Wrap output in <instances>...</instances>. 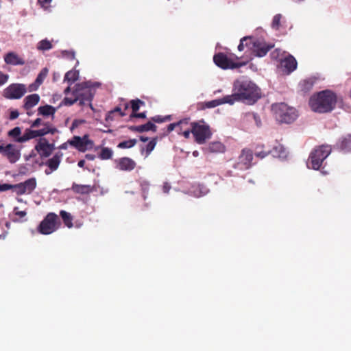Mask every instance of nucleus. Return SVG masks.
<instances>
[{
  "instance_id": "nucleus-1",
  "label": "nucleus",
  "mask_w": 351,
  "mask_h": 351,
  "mask_svg": "<svg viewBox=\"0 0 351 351\" xmlns=\"http://www.w3.org/2000/svg\"><path fill=\"white\" fill-rule=\"evenodd\" d=\"M234 93L227 95L228 104H234L236 101H242L248 105L255 104L261 97V89L250 80H237L234 82Z\"/></svg>"
},
{
  "instance_id": "nucleus-2",
  "label": "nucleus",
  "mask_w": 351,
  "mask_h": 351,
  "mask_svg": "<svg viewBox=\"0 0 351 351\" xmlns=\"http://www.w3.org/2000/svg\"><path fill=\"white\" fill-rule=\"evenodd\" d=\"M337 95L330 90H324L313 95L308 101L311 109L317 113L330 112L335 108Z\"/></svg>"
},
{
  "instance_id": "nucleus-3",
  "label": "nucleus",
  "mask_w": 351,
  "mask_h": 351,
  "mask_svg": "<svg viewBox=\"0 0 351 351\" xmlns=\"http://www.w3.org/2000/svg\"><path fill=\"white\" fill-rule=\"evenodd\" d=\"M190 131L195 142L199 145L204 144L213 135L210 125L203 119L191 122Z\"/></svg>"
},
{
  "instance_id": "nucleus-4",
  "label": "nucleus",
  "mask_w": 351,
  "mask_h": 351,
  "mask_svg": "<svg viewBox=\"0 0 351 351\" xmlns=\"http://www.w3.org/2000/svg\"><path fill=\"white\" fill-rule=\"evenodd\" d=\"M276 119L284 123H291L297 117L295 108L289 106L285 103L275 104L271 106Z\"/></svg>"
},
{
  "instance_id": "nucleus-5",
  "label": "nucleus",
  "mask_w": 351,
  "mask_h": 351,
  "mask_svg": "<svg viewBox=\"0 0 351 351\" xmlns=\"http://www.w3.org/2000/svg\"><path fill=\"white\" fill-rule=\"evenodd\" d=\"M330 145H322L315 147L311 153L307 165L313 169L318 170L322 167L325 159L331 153Z\"/></svg>"
},
{
  "instance_id": "nucleus-6",
  "label": "nucleus",
  "mask_w": 351,
  "mask_h": 351,
  "mask_svg": "<svg viewBox=\"0 0 351 351\" xmlns=\"http://www.w3.org/2000/svg\"><path fill=\"white\" fill-rule=\"evenodd\" d=\"M95 95L94 90L88 82L77 84L72 91V95H76L79 105L83 106L87 104L92 108L91 101Z\"/></svg>"
},
{
  "instance_id": "nucleus-7",
  "label": "nucleus",
  "mask_w": 351,
  "mask_h": 351,
  "mask_svg": "<svg viewBox=\"0 0 351 351\" xmlns=\"http://www.w3.org/2000/svg\"><path fill=\"white\" fill-rule=\"evenodd\" d=\"M60 219L54 213H48L38 226L37 230L42 234H50L59 227Z\"/></svg>"
},
{
  "instance_id": "nucleus-8",
  "label": "nucleus",
  "mask_w": 351,
  "mask_h": 351,
  "mask_svg": "<svg viewBox=\"0 0 351 351\" xmlns=\"http://www.w3.org/2000/svg\"><path fill=\"white\" fill-rule=\"evenodd\" d=\"M0 154L12 163H16L21 158V149L12 143L0 145Z\"/></svg>"
},
{
  "instance_id": "nucleus-9",
  "label": "nucleus",
  "mask_w": 351,
  "mask_h": 351,
  "mask_svg": "<svg viewBox=\"0 0 351 351\" xmlns=\"http://www.w3.org/2000/svg\"><path fill=\"white\" fill-rule=\"evenodd\" d=\"M213 61L217 66L223 69H238L245 64L244 62H236L232 58L221 52L214 55Z\"/></svg>"
},
{
  "instance_id": "nucleus-10",
  "label": "nucleus",
  "mask_w": 351,
  "mask_h": 351,
  "mask_svg": "<svg viewBox=\"0 0 351 351\" xmlns=\"http://www.w3.org/2000/svg\"><path fill=\"white\" fill-rule=\"evenodd\" d=\"M26 93L27 88L25 84L13 83L3 90V96L8 99H19Z\"/></svg>"
},
{
  "instance_id": "nucleus-11",
  "label": "nucleus",
  "mask_w": 351,
  "mask_h": 351,
  "mask_svg": "<svg viewBox=\"0 0 351 351\" xmlns=\"http://www.w3.org/2000/svg\"><path fill=\"white\" fill-rule=\"evenodd\" d=\"M245 45L258 57L265 56L273 47V45H267L264 41L258 39L254 40L252 39V41L250 43H246Z\"/></svg>"
},
{
  "instance_id": "nucleus-12",
  "label": "nucleus",
  "mask_w": 351,
  "mask_h": 351,
  "mask_svg": "<svg viewBox=\"0 0 351 351\" xmlns=\"http://www.w3.org/2000/svg\"><path fill=\"white\" fill-rule=\"evenodd\" d=\"M252 151L250 149L245 148L242 149L239 156V162L234 167L240 169H247L252 166Z\"/></svg>"
},
{
  "instance_id": "nucleus-13",
  "label": "nucleus",
  "mask_w": 351,
  "mask_h": 351,
  "mask_svg": "<svg viewBox=\"0 0 351 351\" xmlns=\"http://www.w3.org/2000/svg\"><path fill=\"white\" fill-rule=\"evenodd\" d=\"M35 149L41 158H47L52 154L54 149V145L49 143L46 138H40L35 145Z\"/></svg>"
},
{
  "instance_id": "nucleus-14",
  "label": "nucleus",
  "mask_w": 351,
  "mask_h": 351,
  "mask_svg": "<svg viewBox=\"0 0 351 351\" xmlns=\"http://www.w3.org/2000/svg\"><path fill=\"white\" fill-rule=\"evenodd\" d=\"M63 156V154L60 152L55 154L52 158L48 159L45 165L47 167V168L45 170V173L46 175H50L53 171H56L61 162L62 158Z\"/></svg>"
},
{
  "instance_id": "nucleus-15",
  "label": "nucleus",
  "mask_w": 351,
  "mask_h": 351,
  "mask_svg": "<svg viewBox=\"0 0 351 351\" xmlns=\"http://www.w3.org/2000/svg\"><path fill=\"white\" fill-rule=\"evenodd\" d=\"M116 168L120 171H131L136 167V162L128 157H122L115 160Z\"/></svg>"
},
{
  "instance_id": "nucleus-16",
  "label": "nucleus",
  "mask_w": 351,
  "mask_h": 351,
  "mask_svg": "<svg viewBox=\"0 0 351 351\" xmlns=\"http://www.w3.org/2000/svg\"><path fill=\"white\" fill-rule=\"evenodd\" d=\"M191 123L189 118H185L177 122V133L184 136L185 138H189L191 135Z\"/></svg>"
},
{
  "instance_id": "nucleus-17",
  "label": "nucleus",
  "mask_w": 351,
  "mask_h": 351,
  "mask_svg": "<svg viewBox=\"0 0 351 351\" xmlns=\"http://www.w3.org/2000/svg\"><path fill=\"white\" fill-rule=\"evenodd\" d=\"M204 150L205 153L208 154L223 153L226 151V146L219 141H213L210 143Z\"/></svg>"
},
{
  "instance_id": "nucleus-18",
  "label": "nucleus",
  "mask_w": 351,
  "mask_h": 351,
  "mask_svg": "<svg viewBox=\"0 0 351 351\" xmlns=\"http://www.w3.org/2000/svg\"><path fill=\"white\" fill-rule=\"evenodd\" d=\"M40 99L39 95L36 93L27 95L23 100V108L26 110L32 109L38 104Z\"/></svg>"
},
{
  "instance_id": "nucleus-19",
  "label": "nucleus",
  "mask_w": 351,
  "mask_h": 351,
  "mask_svg": "<svg viewBox=\"0 0 351 351\" xmlns=\"http://www.w3.org/2000/svg\"><path fill=\"white\" fill-rule=\"evenodd\" d=\"M6 64L11 65H23L25 60L14 52H8L4 57Z\"/></svg>"
},
{
  "instance_id": "nucleus-20",
  "label": "nucleus",
  "mask_w": 351,
  "mask_h": 351,
  "mask_svg": "<svg viewBox=\"0 0 351 351\" xmlns=\"http://www.w3.org/2000/svg\"><path fill=\"white\" fill-rule=\"evenodd\" d=\"M281 66L284 67L288 73L293 72L297 67V61L292 56H289L281 61Z\"/></svg>"
},
{
  "instance_id": "nucleus-21",
  "label": "nucleus",
  "mask_w": 351,
  "mask_h": 351,
  "mask_svg": "<svg viewBox=\"0 0 351 351\" xmlns=\"http://www.w3.org/2000/svg\"><path fill=\"white\" fill-rule=\"evenodd\" d=\"M337 147L344 152H351V134L341 137L337 143Z\"/></svg>"
},
{
  "instance_id": "nucleus-22",
  "label": "nucleus",
  "mask_w": 351,
  "mask_h": 351,
  "mask_svg": "<svg viewBox=\"0 0 351 351\" xmlns=\"http://www.w3.org/2000/svg\"><path fill=\"white\" fill-rule=\"evenodd\" d=\"M37 137H41L38 130H32L30 128H27L25 130L21 138H19L18 139V141L19 143H23Z\"/></svg>"
},
{
  "instance_id": "nucleus-23",
  "label": "nucleus",
  "mask_w": 351,
  "mask_h": 351,
  "mask_svg": "<svg viewBox=\"0 0 351 351\" xmlns=\"http://www.w3.org/2000/svg\"><path fill=\"white\" fill-rule=\"evenodd\" d=\"M315 78L310 77L302 80L299 84V87L301 91L306 93L311 91L315 84Z\"/></svg>"
},
{
  "instance_id": "nucleus-24",
  "label": "nucleus",
  "mask_w": 351,
  "mask_h": 351,
  "mask_svg": "<svg viewBox=\"0 0 351 351\" xmlns=\"http://www.w3.org/2000/svg\"><path fill=\"white\" fill-rule=\"evenodd\" d=\"M56 112V108L50 105H45L40 106L38 108V114L44 117L52 116L53 117Z\"/></svg>"
},
{
  "instance_id": "nucleus-25",
  "label": "nucleus",
  "mask_w": 351,
  "mask_h": 351,
  "mask_svg": "<svg viewBox=\"0 0 351 351\" xmlns=\"http://www.w3.org/2000/svg\"><path fill=\"white\" fill-rule=\"evenodd\" d=\"M82 140L80 136H74L71 140L69 141V143L78 151L84 152L88 149V147H85Z\"/></svg>"
},
{
  "instance_id": "nucleus-26",
  "label": "nucleus",
  "mask_w": 351,
  "mask_h": 351,
  "mask_svg": "<svg viewBox=\"0 0 351 351\" xmlns=\"http://www.w3.org/2000/svg\"><path fill=\"white\" fill-rule=\"evenodd\" d=\"M21 184L25 194H30L36 189V180L34 178H32L25 180L24 182H21Z\"/></svg>"
},
{
  "instance_id": "nucleus-27",
  "label": "nucleus",
  "mask_w": 351,
  "mask_h": 351,
  "mask_svg": "<svg viewBox=\"0 0 351 351\" xmlns=\"http://www.w3.org/2000/svg\"><path fill=\"white\" fill-rule=\"evenodd\" d=\"M129 129L132 132H143L149 130H154V123L152 121H148L147 123L138 125L130 126Z\"/></svg>"
},
{
  "instance_id": "nucleus-28",
  "label": "nucleus",
  "mask_w": 351,
  "mask_h": 351,
  "mask_svg": "<svg viewBox=\"0 0 351 351\" xmlns=\"http://www.w3.org/2000/svg\"><path fill=\"white\" fill-rule=\"evenodd\" d=\"M228 100H229V99H227V95H226L221 99H215V100L205 102L204 104V108H213L218 106L221 104H228Z\"/></svg>"
},
{
  "instance_id": "nucleus-29",
  "label": "nucleus",
  "mask_w": 351,
  "mask_h": 351,
  "mask_svg": "<svg viewBox=\"0 0 351 351\" xmlns=\"http://www.w3.org/2000/svg\"><path fill=\"white\" fill-rule=\"evenodd\" d=\"M72 189L75 193L82 195L88 194L93 191V188L90 185L73 184Z\"/></svg>"
},
{
  "instance_id": "nucleus-30",
  "label": "nucleus",
  "mask_w": 351,
  "mask_h": 351,
  "mask_svg": "<svg viewBox=\"0 0 351 351\" xmlns=\"http://www.w3.org/2000/svg\"><path fill=\"white\" fill-rule=\"evenodd\" d=\"M79 78V72L75 70H71L66 73L64 81L72 84L77 81Z\"/></svg>"
},
{
  "instance_id": "nucleus-31",
  "label": "nucleus",
  "mask_w": 351,
  "mask_h": 351,
  "mask_svg": "<svg viewBox=\"0 0 351 351\" xmlns=\"http://www.w3.org/2000/svg\"><path fill=\"white\" fill-rule=\"evenodd\" d=\"M47 75V70L45 69L44 71H42L37 76L36 79V81H35V84H36V85L35 84H31L29 86V90L30 91H33V90H35L37 89V88L43 83L44 79L45 78Z\"/></svg>"
},
{
  "instance_id": "nucleus-32",
  "label": "nucleus",
  "mask_w": 351,
  "mask_h": 351,
  "mask_svg": "<svg viewBox=\"0 0 351 351\" xmlns=\"http://www.w3.org/2000/svg\"><path fill=\"white\" fill-rule=\"evenodd\" d=\"M60 215L62 219V221L66 226L68 228H72L73 227V217L69 213H67L65 210H61L60 212Z\"/></svg>"
},
{
  "instance_id": "nucleus-33",
  "label": "nucleus",
  "mask_w": 351,
  "mask_h": 351,
  "mask_svg": "<svg viewBox=\"0 0 351 351\" xmlns=\"http://www.w3.org/2000/svg\"><path fill=\"white\" fill-rule=\"evenodd\" d=\"M113 152L109 147H102L99 154V158L101 160H108L112 157Z\"/></svg>"
},
{
  "instance_id": "nucleus-34",
  "label": "nucleus",
  "mask_w": 351,
  "mask_h": 351,
  "mask_svg": "<svg viewBox=\"0 0 351 351\" xmlns=\"http://www.w3.org/2000/svg\"><path fill=\"white\" fill-rule=\"evenodd\" d=\"M21 128L20 127H15L8 133L9 137H11L16 143H19L18 139L21 138Z\"/></svg>"
},
{
  "instance_id": "nucleus-35",
  "label": "nucleus",
  "mask_w": 351,
  "mask_h": 351,
  "mask_svg": "<svg viewBox=\"0 0 351 351\" xmlns=\"http://www.w3.org/2000/svg\"><path fill=\"white\" fill-rule=\"evenodd\" d=\"M53 47L51 43L47 39L40 40L37 45V49L40 51L49 50Z\"/></svg>"
},
{
  "instance_id": "nucleus-36",
  "label": "nucleus",
  "mask_w": 351,
  "mask_h": 351,
  "mask_svg": "<svg viewBox=\"0 0 351 351\" xmlns=\"http://www.w3.org/2000/svg\"><path fill=\"white\" fill-rule=\"evenodd\" d=\"M136 143V139H130L128 141H124L121 143H119L117 145L119 148L121 149H127V148H131L134 147Z\"/></svg>"
},
{
  "instance_id": "nucleus-37",
  "label": "nucleus",
  "mask_w": 351,
  "mask_h": 351,
  "mask_svg": "<svg viewBox=\"0 0 351 351\" xmlns=\"http://www.w3.org/2000/svg\"><path fill=\"white\" fill-rule=\"evenodd\" d=\"M130 104L132 110V113H134L139 110L141 106L144 104V102L139 99H136L131 100Z\"/></svg>"
},
{
  "instance_id": "nucleus-38",
  "label": "nucleus",
  "mask_w": 351,
  "mask_h": 351,
  "mask_svg": "<svg viewBox=\"0 0 351 351\" xmlns=\"http://www.w3.org/2000/svg\"><path fill=\"white\" fill-rule=\"evenodd\" d=\"M282 18V16L280 14H277L274 16L273 21L271 23V27L274 29H276V30L279 29V28L280 27V21H281Z\"/></svg>"
},
{
  "instance_id": "nucleus-39",
  "label": "nucleus",
  "mask_w": 351,
  "mask_h": 351,
  "mask_svg": "<svg viewBox=\"0 0 351 351\" xmlns=\"http://www.w3.org/2000/svg\"><path fill=\"white\" fill-rule=\"evenodd\" d=\"M152 150H154V139L149 141L145 147H142L141 152L142 154L147 156L151 154Z\"/></svg>"
},
{
  "instance_id": "nucleus-40",
  "label": "nucleus",
  "mask_w": 351,
  "mask_h": 351,
  "mask_svg": "<svg viewBox=\"0 0 351 351\" xmlns=\"http://www.w3.org/2000/svg\"><path fill=\"white\" fill-rule=\"evenodd\" d=\"M38 132L40 134V136H44L48 134H54L58 132V130L56 128H45L44 127L42 129L38 130Z\"/></svg>"
},
{
  "instance_id": "nucleus-41",
  "label": "nucleus",
  "mask_w": 351,
  "mask_h": 351,
  "mask_svg": "<svg viewBox=\"0 0 351 351\" xmlns=\"http://www.w3.org/2000/svg\"><path fill=\"white\" fill-rule=\"evenodd\" d=\"M81 138L82 139V141L85 147H88V149L93 148L94 143L92 140L89 139V136L88 134L84 135Z\"/></svg>"
},
{
  "instance_id": "nucleus-42",
  "label": "nucleus",
  "mask_w": 351,
  "mask_h": 351,
  "mask_svg": "<svg viewBox=\"0 0 351 351\" xmlns=\"http://www.w3.org/2000/svg\"><path fill=\"white\" fill-rule=\"evenodd\" d=\"M72 96H73L72 97H64L62 101V104H64V106H72L73 104H74L75 102L78 101L77 97H76V95H72Z\"/></svg>"
},
{
  "instance_id": "nucleus-43",
  "label": "nucleus",
  "mask_w": 351,
  "mask_h": 351,
  "mask_svg": "<svg viewBox=\"0 0 351 351\" xmlns=\"http://www.w3.org/2000/svg\"><path fill=\"white\" fill-rule=\"evenodd\" d=\"M252 37H251V36H245V37L242 38L240 40L239 45L238 46V50L239 51H243L244 47L245 46L246 47L245 44L250 43V42L252 41Z\"/></svg>"
},
{
  "instance_id": "nucleus-44",
  "label": "nucleus",
  "mask_w": 351,
  "mask_h": 351,
  "mask_svg": "<svg viewBox=\"0 0 351 351\" xmlns=\"http://www.w3.org/2000/svg\"><path fill=\"white\" fill-rule=\"evenodd\" d=\"M17 195H21L25 194V192L23 191V185L21 183L13 184V189H12Z\"/></svg>"
},
{
  "instance_id": "nucleus-45",
  "label": "nucleus",
  "mask_w": 351,
  "mask_h": 351,
  "mask_svg": "<svg viewBox=\"0 0 351 351\" xmlns=\"http://www.w3.org/2000/svg\"><path fill=\"white\" fill-rule=\"evenodd\" d=\"M247 116L250 117H252L254 120L255 123L258 127H260L261 125V118L256 113H254V112L248 113Z\"/></svg>"
},
{
  "instance_id": "nucleus-46",
  "label": "nucleus",
  "mask_w": 351,
  "mask_h": 351,
  "mask_svg": "<svg viewBox=\"0 0 351 351\" xmlns=\"http://www.w3.org/2000/svg\"><path fill=\"white\" fill-rule=\"evenodd\" d=\"M170 120H171L170 115H167V116H165V117H162L160 115L155 116V123H163V122L170 121Z\"/></svg>"
},
{
  "instance_id": "nucleus-47",
  "label": "nucleus",
  "mask_w": 351,
  "mask_h": 351,
  "mask_svg": "<svg viewBox=\"0 0 351 351\" xmlns=\"http://www.w3.org/2000/svg\"><path fill=\"white\" fill-rule=\"evenodd\" d=\"M258 148H256V152H255V156L258 158H264L265 157H266L267 155H269V154L270 153V151L269 150H267V151H258Z\"/></svg>"
},
{
  "instance_id": "nucleus-48",
  "label": "nucleus",
  "mask_w": 351,
  "mask_h": 351,
  "mask_svg": "<svg viewBox=\"0 0 351 351\" xmlns=\"http://www.w3.org/2000/svg\"><path fill=\"white\" fill-rule=\"evenodd\" d=\"M9 80V75L0 71V86L5 84Z\"/></svg>"
},
{
  "instance_id": "nucleus-49",
  "label": "nucleus",
  "mask_w": 351,
  "mask_h": 351,
  "mask_svg": "<svg viewBox=\"0 0 351 351\" xmlns=\"http://www.w3.org/2000/svg\"><path fill=\"white\" fill-rule=\"evenodd\" d=\"M112 112L119 113V117H123L126 115V113L123 111L120 106L115 107L113 110H112Z\"/></svg>"
},
{
  "instance_id": "nucleus-50",
  "label": "nucleus",
  "mask_w": 351,
  "mask_h": 351,
  "mask_svg": "<svg viewBox=\"0 0 351 351\" xmlns=\"http://www.w3.org/2000/svg\"><path fill=\"white\" fill-rule=\"evenodd\" d=\"M14 213L16 216H18L20 219L25 217L27 215L26 211H19L18 210V208L15 207L14 209Z\"/></svg>"
},
{
  "instance_id": "nucleus-51",
  "label": "nucleus",
  "mask_w": 351,
  "mask_h": 351,
  "mask_svg": "<svg viewBox=\"0 0 351 351\" xmlns=\"http://www.w3.org/2000/svg\"><path fill=\"white\" fill-rule=\"evenodd\" d=\"M13 189V184H1L0 183V191H6Z\"/></svg>"
},
{
  "instance_id": "nucleus-52",
  "label": "nucleus",
  "mask_w": 351,
  "mask_h": 351,
  "mask_svg": "<svg viewBox=\"0 0 351 351\" xmlns=\"http://www.w3.org/2000/svg\"><path fill=\"white\" fill-rule=\"evenodd\" d=\"M130 119H132V118L144 119L146 117V114H145V112L137 113V112H136L134 113H132L130 114Z\"/></svg>"
},
{
  "instance_id": "nucleus-53",
  "label": "nucleus",
  "mask_w": 351,
  "mask_h": 351,
  "mask_svg": "<svg viewBox=\"0 0 351 351\" xmlns=\"http://www.w3.org/2000/svg\"><path fill=\"white\" fill-rule=\"evenodd\" d=\"M40 125H43L42 119L37 118L31 124V128H35L39 127Z\"/></svg>"
},
{
  "instance_id": "nucleus-54",
  "label": "nucleus",
  "mask_w": 351,
  "mask_h": 351,
  "mask_svg": "<svg viewBox=\"0 0 351 351\" xmlns=\"http://www.w3.org/2000/svg\"><path fill=\"white\" fill-rule=\"evenodd\" d=\"M62 54L64 56L67 57L70 60H74L75 59V53L73 51H63Z\"/></svg>"
},
{
  "instance_id": "nucleus-55",
  "label": "nucleus",
  "mask_w": 351,
  "mask_h": 351,
  "mask_svg": "<svg viewBox=\"0 0 351 351\" xmlns=\"http://www.w3.org/2000/svg\"><path fill=\"white\" fill-rule=\"evenodd\" d=\"M19 116V112L17 110H12L10 113V120H14L17 119Z\"/></svg>"
},
{
  "instance_id": "nucleus-56",
  "label": "nucleus",
  "mask_w": 351,
  "mask_h": 351,
  "mask_svg": "<svg viewBox=\"0 0 351 351\" xmlns=\"http://www.w3.org/2000/svg\"><path fill=\"white\" fill-rule=\"evenodd\" d=\"M114 113L112 112V110H110L106 114L105 119L106 121H112L114 119Z\"/></svg>"
},
{
  "instance_id": "nucleus-57",
  "label": "nucleus",
  "mask_w": 351,
  "mask_h": 351,
  "mask_svg": "<svg viewBox=\"0 0 351 351\" xmlns=\"http://www.w3.org/2000/svg\"><path fill=\"white\" fill-rule=\"evenodd\" d=\"M176 127H177V123H171L168 125L167 127V133H170L171 131H173V130H176Z\"/></svg>"
},
{
  "instance_id": "nucleus-58",
  "label": "nucleus",
  "mask_w": 351,
  "mask_h": 351,
  "mask_svg": "<svg viewBox=\"0 0 351 351\" xmlns=\"http://www.w3.org/2000/svg\"><path fill=\"white\" fill-rule=\"evenodd\" d=\"M51 1V0H38V3L43 8L46 7Z\"/></svg>"
},
{
  "instance_id": "nucleus-59",
  "label": "nucleus",
  "mask_w": 351,
  "mask_h": 351,
  "mask_svg": "<svg viewBox=\"0 0 351 351\" xmlns=\"http://www.w3.org/2000/svg\"><path fill=\"white\" fill-rule=\"evenodd\" d=\"M170 189H171V186L168 183H165L164 184V185L162 186V189H163V192L164 193H169Z\"/></svg>"
},
{
  "instance_id": "nucleus-60",
  "label": "nucleus",
  "mask_w": 351,
  "mask_h": 351,
  "mask_svg": "<svg viewBox=\"0 0 351 351\" xmlns=\"http://www.w3.org/2000/svg\"><path fill=\"white\" fill-rule=\"evenodd\" d=\"M86 159L88 160H94L96 158L95 155L91 154H87L85 155Z\"/></svg>"
},
{
  "instance_id": "nucleus-61",
  "label": "nucleus",
  "mask_w": 351,
  "mask_h": 351,
  "mask_svg": "<svg viewBox=\"0 0 351 351\" xmlns=\"http://www.w3.org/2000/svg\"><path fill=\"white\" fill-rule=\"evenodd\" d=\"M43 125L45 128H56L51 123L49 122H45L43 123Z\"/></svg>"
},
{
  "instance_id": "nucleus-62",
  "label": "nucleus",
  "mask_w": 351,
  "mask_h": 351,
  "mask_svg": "<svg viewBox=\"0 0 351 351\" xmlns=\"http://www.w3.org/2000/svg\"><path fill=\"white\" fill-rule=\"evenodd\" d=\"M36 156V154L32 151L29 156H25V160H29L30 158Z\"/></svg>"
},
{
  "instance_id": "nucleus-63",
  "label": "nucleus",
  "mask_w": 351,
  "mask_h": 351,
  "mask_svg": "<svg viewBox=\"0 0 351 351\" xmlns=\"http://www.w3.org/2000/svg\"><path fill=\"white\" fill-rule=\"evenodd\" d=\"M68 143H69V141L67 143H62L61 145H60L59 148L60 149H66L68 147Z\"/></svg>"
},
{
  "instance_id": "nucleus-64",
  "label": "nucleus",
  "mask_w": 351,
  "mask_h": 351,
  "mask_svg": "<svg viewBox=\"0 0 351 351\" xmlns=\"http://www.w3.org/2000/svg\"><path fill=\"white\" fill-rule=\"evenodd\" d=\"M84 165H85V160H81L77 163V165L80 167H84Z\"/></svg>"
}]
</instances>
